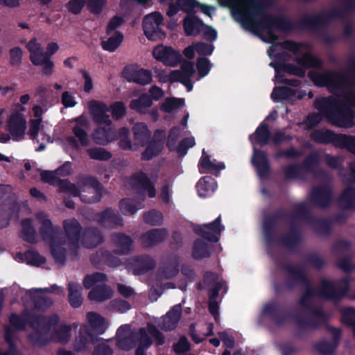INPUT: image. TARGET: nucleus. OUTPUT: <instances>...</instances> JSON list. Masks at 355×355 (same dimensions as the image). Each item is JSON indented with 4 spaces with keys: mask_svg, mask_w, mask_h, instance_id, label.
<instances>
[{
    "mask_svg": "<svg viewBox=\"0 0 355 355\" xmlns=\"http://www.w3.org/2000/svg\"><path fill=\"white\" fill-rule=\"evenodd\" d=\"M221 6L234 5L236 0H218ZM251 10L248 15H241V21L243 27L254 33L267 30L269 35L273 29L289 32L294 28L293 21L283 17H276L263 12V4L257 0H250Z\"/></svg>",
    "mask_w": 355,
    "mask_h": 355,
    "instance_id": "obj_1",
    "label": "nucleus"
},
{
    "mask_svg": "<svg viewBox=\"0 0 355 355\" xmlns=\"http://www.w3.org/2000/svg\"><path fill=\"white\" fill-rule=\"evenodd\" d=\"M314 107L333 125L340 128L354 125L355 112L343 99L329 96L316 99Z\"/></svg>",
    "mask_w": 355,
    "mask_h": 355,
    "instance_id": "obj_2",
    "label": "nucleus"
},
{
    "mask_svg": "<svg viewBox=\"0 0 355 355\" xmlns=\"http://www.w3.org/2000/svg\"><path fill=\"white\" fill-rule=\"evenodd\" d=\"M348 67L353 74L327 70L321 73L309 71L308 76L316 86L332 89L351 88L355 86V56L349 59Z\"/></svg>",
    "mask_w": 355,
    "mask_h": 355,
    "instance_id": "obj_3",
    "label": "nucleus"
},
{
    "mask_svg": "<svg viewBox=\"0 0 355 355\" xmlns=\"http://www.w3.org/2000/svg\"><path fill=\"white\" fill-rule=\"evenodd\" d=\"M355 11V0H345L343 9H334L328 13L321 12L313 15H306L294 24V28L300 30H311L319 32L322 28H326L331 20L341 19L347 12Z\"/></svg>",
    "mask_w": 355,
    "mask_h": 355,
    "instance_id": "obj_4",
    "label": "nucleus"
},
{
    "mask_svg": "<svg viewBox=\"0 0 355 355\" xmlns=\"http://www.w3.org/2000/svg\"><path fill=\"white\" fill-rule=\"evenodd\" d=\"M64 288L57 284L46 288H33L26 290L21 300L24 305L22 311H46L54 304V300L48 293L63 294Z\"/></svg>",
    "mask_w": 355,
    "mask_h": 355,
    "instance_id": "obj_5",
    "label": "nucleus"
},
{
    "mask_svg": "<svg viewBox=\"0 0 355 355\" xmlns=\"http://www.w3.org/2000/svg\"><path fill=\"white\" fill-rule=\"evenodd\" d=\"M103 187L96 177L87 175L80 176L77 185L73 184L68 191L73 196L79 197L85 203L93 204L101 201Z\"/></svg>",
    "mask_w": 355,
    "mask_h": 355,
    "instance_id": "obj_6",
    "label": "nucleus"
},
{
    "mask_svg": "<svg viewBox=\"0 0 355 355\" xmlns=\"http://www.w3.org/2000/svg\"><path fill=\"white\" fill-rule=\"evenodd\" d=\"M107 280V275L100 272L85 275L83 279V286L86 289H91L88 293V298L90 300L102 302L112 298V289L103 284Z\"/></svg>",
    "mask_w": 355,
    "mask_h": 355,
    "instance_id": "obj_7",
    "label": "nucleus"
},
{
    "mask_svg": "<svg viewBox=\"0 0 355 355\" xmlns=\"http://www.w3.org/2000/svg\"><path fill=\"white\" fill-rule=\"evenodd\" d=\"M291 216L293 219L304 220L318 234L328 236L331 232L332 221L328 218L314 217L305 202L297 204Z\"/></svg>",
    "mask_w": 355,
    "mask_h": 355,
    "instance_id": "obj_8",
    "label": "nucleus"
},
{
    "mask_svg": "<svg viewBox=\"0 0 355 355\" xmlns=\"http://www.w3.org/2000/svg\"><path fill=\"white\" fill-rule=\"evenodd\" d=\"M163 16L159 12H154L144 17L142 28L144 35L151 41H157L166 37L160 26L163 24Z\"/></svg>",
    "mask_w": 355,
    "mask_h": 355,
    "instance_id": "obj_9",
    "label": "nucleus"
},
{
    "mask_svg": "<svg viewBox=\"0 0 355 355\" xmlns=\"http://www.w3.org/2000/svg\"><path fill=\"white\" fill-rule=\"evenodd\" d=\"M292 213L288 216V218L292 220L289 231L284 235L279 236L275 240V243L283 245L290 252H295L302 241V235L297 220H304L301 218L293 219L291 216Z\"/></svg>",
    "mask_w": 355,
    "mask_h": 355,
    "instance_id": "obj_10",
    "label": "nucleus"
},
{
    "mask_svg": "<svg viewBox=\"0 0 355 355\" xmlns=\"http://www.w3.org/2000/svg\"><path fill=\"white\" fill-rule=\"evenodd\" d=\"M288 214L283 209H278L266 216L263 221V232L267 245L275 243V227L278 223L288 218Z\"/></svg>",
    "mask_w": 355,
    "mask_h": 355,
    "instance_id": "obj_11",
    "label": "nucleus"
},
{
    "mask_svg": "<svg viewBox=\"0 0 355 355\" xmlns=\"http://www.w3.org/2000/svg\"><path fill=\"white\" fill-rule=\"evenodd\" d=\"M63 228L71 253L76 256L79 249L83 227L76 218H71L63 221Z\"/></svg>",
    "mask_w": 355,
    "mask_h": 355,
    "instance_id": "obj_12",
    "label": "nucleus"
},
{
    "mask_svg": "<svg viewBox=\"0 0 355 355\" xmlns=\"http://www.w3.org/2000/svg\"><path fill=\"white\" fill-rule=\"evenodd\" d=\"M153 55L155 60L162 62L168 67H176L182 60V56L179 51L171 46L160 44L154 48Z\"/></svg>",
    "mask_w": 355,
    "mask_h": 355,
    "instance_id": "obj_13",
    "label": "nucleus"
},
{
    "mask_svg": "<svg viewBox=\"0 0 355 355\" xmlns=\"http://www.w3.org/2000/svg\"><path fill=\"white\" fill-rule=\"evenodd\" d=\"M224 230L225 227L221 224V217L219 216L211 223L196 227L194 232L209 242L217 243L219 237L214 233L220 235Z\"/></svg>",
    "mask_w": 355,
    "mask_h": 355,
    "instance_id": "obj_14",
    "label": "nucleus"
},
{
    "mask_svg": "<svg viewBox=\"0 0 355 355\" xmlns=\"http://www.w3.org/2000/svg\"><path fill=\"white\" fill-rule=\"evenodd\" d=\"M251 163L260 179L264 180L268 178L271 166L266 152L254 147Z\"/></svg>",
    "mask_w": 355,
    "mask_h": 355,
    "instance_id": "obj_15",
    "label": "nucleus"
},
{
    "mask_svg": "<svg viewBox=\"0 0 355 355\" xmlns=\"http://www.w3.org/2000/svg\"><path fill=\"white\" fill-rule=\"evenodd\" d=\"M277 265L281 266L288 274V279L286 282L287 288H293L297 284H307V280L309 278L306 271L302 268L293 266L289 263L282 264L280 262H277Z\"/></svg>",
    "mask_w": 355,
    "mask_h": 355,
    "instance_id": "obj_16",
    "label": "nucleus"
},
{
    "mask_svg": "<svg viewBox=\"0 0 355 355\" xmlns=\"http://www.w3.org/2000/svg\"><path fill=\"white\" fill-rule=\"evenodd\" d=\"M40 228V234L44 241L49 244H64V241L59 237L61 228L58 225H53L50 219H43Z\"/></svg>",
    "mask_w": 355,
    "mask_h": 355,
    "instance_id": "obj_17",
    "label": "nucleus"
},
{
    "mask_svg": "<svg viewBox=\"0 0 355 355\" xmlns=\"http://www.w3.org/2000/svg\"><path fill=\"white\" fill-rule=\"evenodd\" d=\"M123 76L128 82H133L143 86L152 81L151 72L143 68L137 69L133 67H125L123 71Z\"/></svg>",
    "mask_w": 355,
    "mask_h": 355,
    "instance_id": "obj_18",
    "label": "nucleus"
},
{
    "mask_svg": "<svg viewBox=\"0 0 355 355\" xmlns=\"http://www.w3.org/2000/svg\"><path fill=\"white\" fill-rule=\"evenodd\" d=\"M95 219L98 223L105 227L112 225L123 226V219L118 211L112 207H107L104 210L95 215Z\"/></svg>",
    "mask_w": 355,
    "mask_h": 355,
    "instance_id": "obj_19",
    "label": "nucleus"
},
{
    "mask_svg": "<svg viewBox=\"0 0 355 355\" xmlns=\"http://www.w3.org/2000/svg\"><path fill=\"white\" fill-rule=\"evenodd\" d=\"M331 189L325 186L315 187L311 193V200L313 205L320 208H327L332 201Z\"/></svg>",
    "mask_w": 355,
    "mask_h": 355,
    "instance_id": "obj_20",
    "label": "nucleus"
},
{
    "mask_svg": "<svg viewBox=\"0 0 355 355\" xmlns=\"http://www.w3.org/2000/svg\"><path fill=\"white\" fill-rule=\"evenodd\" d=\"M89 110L96 123L111 125L112 121L107 114V112H110V108L105 103L92 101L89 103Z\"/></svg>",
    "mask_w": 355,
    "mask_h": 355,
    "instance_id": "obj_21",
    "label": "nucleus"
},
{
    "mask_svg": "<svg viewBox=\"0 0 355 355\" xmlns=\"http://www.w3.org/2000/svg\"><path fill=\"white\" fill-rule=\"evenodd\" d=\"M346 291L337 287L331 281L323 279L318 289L319 297L328 300H338L345 295Z\"/></svg>",
    "mask_w": 355,
    "mask_h": 355,
    "instance_id": "obj_22",
    "label": "nucleus"
},
{
    "mask_svg": "<svg viewBox=\"0 0 355 355\" xmlns=\"http://www.w3.org/2000/svg\"><path fill=\"white\" fill-rule=\"evenodd\" d=\"M132 268L136 275H141L153 270L156 266L155 260L148 254L135 256L132 259Z\"/></svg>",
    "mask_w": 355,
    "mask_h": 355,
    "instance_id": "obj_23",
    "label": "nucleus"
},
{
    "mask_svg": "<svg viewBox=\"0 0 355 355\" xmlns=\"http://www.w3.org/2000/svg\"><path fill=\"white\" fill-rule=\"evenodd\" d=\"M26 128V121L20 113L12 114L8 121V130L15 140L23 139Z\"/></svg>",
    "mask_w": 355,
    "mask_h": 355,
    "instance_id": "obj_24",
    "label": "nucleus"
},
{
    "mask_svg": "<svg viewBox=\"0 0 355 355\" xmlns=\"http://www.w3.org/2000/svg\"><path fill=\"white\" fill-rule=\"evenodd\" d=\"M59 49V46L55 42H50L46 46V51H42V55L40 67H42V73L47 76H51L53 73L54 62L51 60V56Z\"/></svg>",
    "mask_w": 355,
    "mask_h": 355,
    "instance_id": "obj_25",
    "label": "nucleus"
},
{
    "mask_svg": "<svg viewBox=\"0 0 355 355\" xmlns=\"http://www.w3.org/2000/svg\"><path fill=\"white\" fill-rule=\"evenodd\" d=\"M341 134H337L330 130H315L311 133V138L317 144H332L338 148Z\"/></svg>",
    "mask_w": 355,
    "mask_h": 355,
    "instance_id": "obj_26",
    "label": "nucleus"
},
{
    "mask_svg": "<svg viewBox=\"0 0 355 355\" xmlns=\"http://www.w3.org/2000/svg\"><path fill=\"white\" fill-rule=\"evenodd\" d=\"M130 179L135 187L146 191L150 198L155 197V187L146 173L144 171L136 173L131 176Z\"/></svg>",
    "mask_w": 355,
    "mask_h": 355,
    "instance_id": "obj_27",
    "label": "nucleus"
},
{
    "mask_svg": "<svg viewBox=\"0 0 355 355\" xmlns=\"http://www.w3.org/2000/svg\"><path fill=\"white\" fill-rule=\"evenodd\" d=\"M168 232L166 229H151L141 236V243L147 248L155 247L164 242L166 239Z\"/></svg>",
    "mask_w": 355,
    "mask_h": 355,
    "instance_id": "obj_28",
    "label": "nucleus"
},
{
    "mask_svg": "<svg viewBox=\"0 0 355 355\" xmlns=\"http://www.w3.org/2000/svg\"><path fill=\"white\" fill-rule=\"evenodd\" d=\"M117 346L124 350L132 348L135 345V334L128 325L121 326L117 331Z\"/></svg>",
    "mask_w": 355,
    "mask_h": 355,
    "instance_id": "obj_29",
    "label": "nucleus"
},
{
    "mask_svg": "<svg viewBox=\"0 0 355 355\" xmlns=\"http://www.w3.org/2000/svg\"><path fill=\"white\" fill-rule=\"evenodd\" d=\"M271 139V132L269 125L266 122H261L255 130L254 132L249 136V140L252 144H258L265 146L268 144Z\"/></svg>",
    "mask_w": 355,
    "mask_h": 355,
    "instance_id": "obj_30",
    "label": "nucleus"
},
{
    "mask_svg": "<svg viewBox=\"0 0 355 355\" xmlns=\"http://www.w3.org/2000/svg\"><path fill=\"white\" fill-rule=\"evenodd\" d=\"M93 137L96 144L105 146L117 139L116 130L111 125L100 127L94 130Z\"/></svg>",
    "mask_w": 355,
    "mask_h": 355,
    "instance_id": "obj_31",
    "label": "nucleus"
},
{
    "mask_svg": "<svg viewBox=\"0 0 355 355\" xmlns=\"http://www.w3.org/2000/svg\"><path fill=\"white\" fill-rule=\"evenodd\" d=\"M320 155L318 151L311 152L300 164L302 170L307 173L317 175L323 173V170L319 168L320 163Z\"/></svg>",
    "mask_w": 355,
    "mask_h": 355,
    "instance_id": "obj_32",
    "label": "nucleus"
},
{
    "mask_svg": "<svg viewBox=\"0 0 355 355\" xmlns=\"http://www.w3.org/2000/svg\"><path fill=\"white\" fill-rule=\"evenodd\" d=\"M196 189L200 198L210 197L217 189V182L212 177L205 176L199 180Z\"/></svg>",
    "mask_w": 355,
    "mask_h": 355,
    "instance_id": "obj_33",
    "label": "nucleus"
},
{
    "mask_svg": "<svg viewBox=\"0 0 355 355\" xmlns=\"http://www.w3.org/2000/svg\"><path fill=\"white\" fill-rule=\"evenodd\" d=\"M103 241V236L98 228L87 227L83 232V243L87 248H94Z\"/></svg>",
    "mask_w": 355,
    "mask_h": 355,
    "instance_id": "obj_34",
    "label": "nucleus"
},
{
    "mask_svg": "<svg viewBox=\"0 0 355 355\" xmlns=\"http://www.w3.org/2000/svg\"><path fill=\"white\" fill-rule=\"evenodd\" d=\"M204 26V22L195 15H188L183 20V28L187 36L199 35Z\"/></svg>",
    "mask_w": 355,
    "mask_h": 355,
    "instance_id": "obj_35",
    "label": "nucleus"
},
{
    "mask_svg": "<svg viewBox=\"0 0 355 355\" xmlns=\"http://www.w3.org/2000/svg\"><path fill=\"white\" fill-rule=\"evenodd\" d=\"M67 299L69 304L74 309L79 308L83 304V301L82 286L78 282H69L67 285Z\"/></svg>",
    "mask_w": 355,
    "mask_h": 355,
    "instance_id": "obj_36",
    "label": "nucleus"
},
{
    "mask_svg": "<svg viewBox=\"0 0 355 355\" xmlns=\"http://www.w3.org/2000/svg\"><path fill=\"white\" fill-rule=\"evenodd\" d=\"M205 154V151L203 150L202 156L198 163V168L200 173H211L212 174L216 175L220 171L225 168V165L223 162L215 164L210 159L209 155Z\"/></svg>",
    "mask_w": 355,
    "mask_h": 355,
    "instance_id": "obj_37",
    "label": "nucleus"
},
{
    "mask_svg": "<svg viewBox=\"0 0 355 355\" xmlns=\"http://www.w3.org/2000/svg\"><path fill=\"white\" fill-rule=\"evenodd\" d=\"M114 244L119 249L115 251L118 254H125L130 252L133 240L124 233H115L112 238Z\"/></svg>",
    "mask_w": 355,
    "mask_h": 355,
    "instance_id": "obj_38",
    "label": "nucleus"
},
{
    "mask_svg": "<svg viewBox=\"0 0 355 355\" xmlns=\"http://www.w3.org/2000/svg\"><path fill=\"white\" fill-rule=\"evenodd\" d=\"M295 60L300 67L304 69H320L323 66L322 60L309 52L304 53L301 57L295 58Z\"/></svg>",
    "mask_w": 355,
    "mask_h": 355,
    "instance_id": "obj_39",
    "label": "nucleus"
},
{
    "mask_svg": "<svg viewBox=\"0 0 355 355\" xmlns=\"http://www.w3.org/2000/svg\"><path fill=\"white\" fill-rule=\"evenodd\" d=\"M210 245L201 239H196L193 243L191 255L195 260H202L211 257Z\"/></svg>",
    "mask_w": 355,
    "mask_h": 355,
    "instance_id": "obj_40",
    "label": "nucleus"
},
{
    "mask_svg": "<svg viewBox=\"0 0 355 355\" xmlns=\"http://www.w3.org/2000/svg\"><path fill=\"white\" fill-rule=\"evenodd\" d=\"M339 207L344 210L355 211V189L349 186L338 198Z\"/></svg>",
    "mask_w": 355,
    "mask_h": 355,
    "instance_id": "obj_41",
    "label": "nucleus"
},
{
    "mask_svg": "<svg viewBox=\"0 0 355 355\" xmlns=\"http://www.w3.org/2000/svg\"><path fill=\"white\" fill-rule=\"evenodd\" d=\"M152 105V98L148 94L144 93L141 94L139 98L132 99L130 103V107L139 114H144L148 112V108Z\"/></svg>",
    "mask_w": 355,
    "mask_h": 355,
    "instance_id": "obj_42",
    "label": "nucleus"
},
{
    "mask_svg": "<svg viewBox=\"0 0 355 355\" xmlns=\"http://www.w3.org/2000/svg\"><path fill=\"white\" fill-rule=\"evenodd\" d=\"M179 257L176 255L172 257L169 260L168 263L162 266L159 268V276L166 279H173L179 273Z\"/></svg>",
    "mask_w": 355,
    "mask_h": 355,
    "instance_id": "obj_43",
    "label": "nucleus"
},
{
    "mask_svg": "<svg viewBox=\"0 0 355 355\" xmlns=\"http://www.w3.org/2000/svg\"><path fill=\"white\" fill-rule=\"evenodd\" d=\"M296 90L286 86L275 87L271 93L270 97L274 102L291 101L295 96Z\"/></svg>",
    "mask_w": 355,
    "mask_h": 355,
    "instance_id": "obj_44",
    "label": "nucleus"
},
{
    "mask_svg": "<svg viewBox=\"0 0 355 355\" xmlns=\"http://www.w3.org/2000/svg\"><path fill=\"white\" fill-rule=\"evenodd\" d=\"M17 257L23 261H25L28 265L34 266H41L46 261L45 257L40 255L37 251L33 250H28L24 253H17Z\"/></svg>",
    "mask_w": 355,
    "mask_h": 355,
    "instance_id": "obj_45",
    "label": "nucleus"
},
{
    "mask_svg": "<svg viewBox=\"0 0 355 355\" xmlns=\"http://www.w3.org/2000/svg\"><path fill=\"white\" fill-rule=\"evenodd\" d=\"M26 49L30 53L29 59L34 66L41 65L40 60L43 49L41 44L37 42L35 37H33L26 44Z\"/></svg>",
    "mask_w": 355,
    "mask_h": 355,
    "instance_id": "obj_46",
    "label": "nucleus"
},
{
    "mask_svg": "<svg viewBox=\"0 0 355 355\" xmlns=\"http://www.w3.org/2000/svg\"><path fill=\"white\" fill-rule=\"evenodd\" d=\"M134 139L141 145H144L151 135L148 126L144 123H137L132 127Z\"/></svg>",
    "mask_w": 355,
    "mask_h": 355,
    "instance_id": "obj_47",
    "label": "nucleus"
},
{
    "mask_svg": "<svg viewBox=\"0 0 355 355\" xmlns=\"http://www.w3.org/2000/svg\"><path fill=\"white\" fill-rule=\"evenodd\" d=\"M145 150L142 152L141 159L144 161L151 160L153 157L158 156L163 150L164 146L155 141L148 140Z\"/></svg>",
    "mask_w": 355,
    "mask_h": 355,
    "instance_id": "obj_48",
    "label": "nucleus"
},
{
    "mask_svg": "<svg viewBox=\"0 0 355 355\" xmlns=\"http://www.w3.org/2000/svg\"><path fill=\"white\" fill-rule=\"evenodd\" d=\"M21 237L26 241L35 243L37 242V232L32 225L31 218H25L21 220Z\"/></svg>",
    "mask_w": 355,
    "mask_h": 355,
    "instance_id": "obj_49",
    "label": "nucleus"
},
{
    "mask_svg": "<svg viewBox=\"0 0 355 355\" xmlns=\"http://www.w3.org/2000/svg\"><path fill=\"white\" fill-rule=\"evenodd\" d=\"M180 315L179 312H167L158 322V326L166 331H171L175 328Z\"/></svg>",
    "mask_w": 355,
    "mask_h": 355,
    "instance_id": "obj_50",
    "label": "nucleus"
},
{
    "mask_svg": "<svg viewBox=\"0 0 355 355\" xmlns=\"http://www.w3.org/2000/svg\"><path fill=\"white\" fill-rule=\"evenodd\" d=\"M123 40V33L119 31H115L114 34L107 40L102 41L101 45L105 51L114 52L121 45Z\"/></svg>",
    "mask_w": 355,
    "mask_h": 355,
    "instance_id": "obj_51",
    "label": "nucleus"
},
{
    "mask_svg": "<svg viewBox=\"0 0 355 355\" xmlns=\"http://www.w3.org/2000/svg\"><path fill=\"white\" fill-rule=\"evenodd\" d=\"M140 202L132 198H123L119 202V209L125 216H130L135 214L140 207Z\"/></svg>",
    "mask_w": 355,
    "mask_h": 355,
    "instance_id": "obj_52",
    "label": "nucleus"
},
{
    "mask_svg": "<svg viewBox=\"0 0 355 355\" xmlns=\"http://www.w3.org/2000/svg\"><path fill=\"white\" fill-rule=\"evenodd\" d=\"M86 153L90 159L94 160L108 161L112 157L111 152L101 147L88 148Z\"/></svg>",
    "mask_w": 355,
    "mask_h": 355,
    "instance_id": "obj_53",
    "label": "nucleus"
},
{
    "mask_svg": "<svg viewBox=\"0 0 355 355\" xmlns=\"http://www.w3.org/2000/svg\"><path fill=\"white\" fill-rule=\"evenodd\" d=\"M90 325L94 333L101 334L105 332L107 327V322L98 314L92 313L89 315Z\"/></svg>",
    "mask_w": 355,
    "mask_h": 355,
    "instance_id": "obj_54",
    "label": "nucleus"
},
{
    "mask_svg": "<svg viewBox=\"0 0 355 355\" xmlns=\"http://www.w3.org/2000/svg\"><path fill=\"white\" fill-rule=\"evenodd\" d=\"M184 105V99L175 97L166 98L161 105L160 110L166 113H171L174 110L179 109Z\"/></svg>",
    "mask_w": 355,
    "mask_h": 355,
    "instance_id": "obj_55",
    "label": "nucleus"
},
{
    "mask_svg": "<svg viewBox=\"0 0 355 355\" xmlns=\"http://www.w3.org/2000/svg\"><path fill=\"white\" fill-rule=\"evenodd\" d=\"M144 223L150 225H160L163 220L162 214L156 209L146 211L143 215Z\"/></svg>",
    "mask_w": 355,
    "mask_h": 355,
    "instance_id": "obj_56",
    "label": "nucleus"
},
{
    "mask_svg": "<svg viewBox=\"0 0 355 355\" xmlns=\"http://www.w3.org/2000/svg\"><path fill=\"white\" fill-rule=\"evenodd\" d=\"M62 244H51V254L58 264H64L67 257V250L61 246Z\"/></svg>",
    "mask_w": 355,
    "mask_h": 355,
    "instance_id": "obj_57",
    "label": "nucleus"
},
{
    "mask_svg": "<svg viewBox=\"0 0 355 355\" xmlns=\"http://www.w3.org/2000/svg\"><path fill=\"white\" fill-rule=\"evenodd\" d=\"M338 148L347 149L349 152L355 155V137L341 134Z\"/></svg>",
    "mask_w": 355,
    "mask_h": 355,
    "instance_id": "obj_58",
    "label": "nucleus"
},
{
    "mask_svg": "<svg viewBox=\"0 0 355 355\" xmlns=\"http://www.w3.org/2000/svg\"><path fill=\"white\" fill-rule=\"evenodd\" d=\"M195 144L194 137H185L180 141L178 146H175L174 151H176L180 156L183 157L187 153L188 150Z\"/></svg>",
    "mask_w": 355,
    "mask_h": 355,
    "instance_id": "obj_59",
    "label": "nucleus"
},
{
    "mask_svg": "<svg viewBox=\"0 0 355 355\" xmlns=\"http://www.w3.org/2000/svg\"><path fill=\"white\" fill-rule=\"evenodd\" d=\"M181 133L180 126H174L170 129L166 141V146L170 151H174L177 141L178 140Z\"/></svg>",
    "mask_w": 355,
    "mask_h": 355,
    "instance_id": "obj_60",
    "label": "nucleus"
},
{
    "mask_svg": "<svg viewBox=\"0 0 355 355\" xmlns=\"http://www.w3.org/2000/svg\"><path fill=\"white\" fill-rule=\"evenodd\" d=\"M86 2L87 0H69L65 4V8L69 13L77 15L81 13Z\"/></svg>",
    "mask_w": 355,
    "mask_h": 355,
    "instance_id": "obj_61",
    "label": "nucleus"
},
{
    "mask_svg": "<svg viewBox=\"0 0 355 355\" xmlns=\"http://www.w3.org/2000/svg\"><path fill=\"white\" fill-rule=\"evenodd\" d=\"M196 67L198 75L200 77H205L209 73L211 69L210 60L205 57L198 58L196 62Z\"/></svg>",
    "mask_w": 355,
    "mask_h": 355,
    "instance_id": "obj_62",
    "label": "nucleus"
},
{
    "mask_svg": "<svg viewBox=\"0 0 355 355\" xmlns=\"http://www.w3.org/2000/svg\"><path fill=\"white\" fill-rule=\"evenodd\" d=\"M282 67L284 68V72L288 74L294 75L300 78H304L306 76V71L304 69L293 63L284 62L282 64Z\"/></svg>",
    "mask_w": 355,
    "mask_h": 355,
    "instance_id": "obj_63",
    "label": "nucleus"
},
{
    "mask_svg": "<svg viewBox=\"0 0 355 355\" xmlns=\"http://www.w3.org/2000/svg\"><path fill=\"white\" fill-rule=\"evenodd\" d=\"M302 155V151L297 150L294 147H291L286 150H279L275 155V159H278L280 158L293 159L297 158Z\"/></svg>",
    "mask_w": 355,
    "mask_h": 355,
    "instance_id": "obj_64",
    "label": "nucleus"
}]
</instances>
